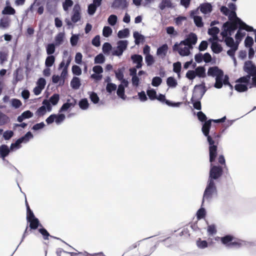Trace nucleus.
<instances>
[{"mask_svg":"<svg viewBox=\"0 0 256 256\" xmlns=\"http://www.w3.org/2000/svg\"><path fill=\"white\" fill-rule=\"evenodd\" d=\"M217 156L218 149L212 151V153L209 151L210 169L208 180L204 192V200H206L209 201L212 197L216 196L218 194V190L214 181L218 180L222 177L224 170L222 166L213 164Z\"/></svg>","mask_w":256,"mask_h":256,"instance_id":"obj_1","label":"nucleus"},{"mask_svg":"<svg viewBox=\"0 0 256 256\" xmlns=\"http://www.w3.org/2000/svg\"><path fill=\"white\" fill-rule=\"evenodd\" d=\"M213 119H209L202 123V131L203 134L206 138L207 142L208 144V150L212 153L218 149V142L215 144V141L212 139V136H210V130L212 127V122Z\"/></svg>","mask_w":256,"mask_h":256,"instance_id":"obj_2","label":"nucleus"},{"mask_svg":"<svg viewBox=\"0 0 256 256\" xmlns=\"http://www.w3.org/2000/svg\"><path fill=\"white\" fill-rule=\"evenodd\" d=\"M237 22H230L226 21L222 24V32L220 34L222 37H224L227 36H231L233 34L234 32L237 29Z\"/></svg>","mask_w":256,"mask_h":256,"instance_id":"obj_3","label":"nucleus"},{"mask_svg":"<svg viewBox=\"0 0 256 256\" xmlns=\"http://www.w3.org/2000/svg\"><path fill=\"white\" fill-rule=\"evenodd\" d=\"M234 90L239 92H246L248 90V84H249L250 79L246 76H241L236 81Z\"/></svg>","mask_w":256,"mask_h":256,"instance_id":"obj_4","label":"nucleus"},{"mask_svg":"<svg viewBox=\"0 0 256 256\" xmlns=\"http://www.w3.org/2000/svg\"><path fill=\"white\" fill-rule=\"evenodd\" d=\"M243 70L247 74L243 76L251 80L252 75L256 74V66L252 60H247L244 62Z\"/></svg>","mask_w":256,"mask_h":256,"instance_id":"obj_5","label":"nucleus"},{"mask_svg":"<svg viewBox=\"0 0 256 256\" xmlns=\"http://www.w3.org/2000/svg\"><path fill=\"white\" fill-rule=\"evenodd\" d=\"M206 90L205 82L202 81L200 84L194 86L192 96L196 98L202 99Z\"/></svg>","mask_w":256,"mask_h":256,"instance_id":"obj_6","label":"nucleus"},{"mask_svg":"<svg viewBox=\"0 0 256 256\" xmlns=\"http://www.w3.org/2000/svg\"><path fill=\"white\" fill-rule=\"evenodd\" d=\"M42 226V225H30V228L26 226L24 234V236L28 234L32 230L38 228V231L42 235L44 239L46 240H48V237L50 235L48 232Z\"/></svg>","mask_w":256,"mask_h":256,"instance_id":"obj_7","label":"nucleus"},{"mask_svg":"<svg viewBox=\"0 0 256 256\" xmlns=\"http://www.w3.org/2000/svg\"><path fill=\"white\" fill-rule=\"evenodd\" d=\"M229 79L228 76L227 74L224 75L223 72L215 78L216 82L214 84V87L218 89L221 88L223 85L225 86L226 84H229Z\"/></svg>","mask_w":256,"mask_h":256,"instance_id":"obj_8","label":"nucleus"},{"mask_svg":"<svg viewBox=\"0 0 256 256\" xmlns=\"http://www.w3.org/2000/svg\"><path fill=\"white\" fill-rule=\"evenodd\" d=\"M156 100L172 108H178L182 104V102H174L166 99L165 95L162 94H159L158 96H156Z\"/></svg>","mask_w":256,"mask_h":256,"instance_id":"obj_9","label":"nucleus"},{"mask_svg":"<svg viewBox=\"0 0 256 256\" xmlns=\"http://www.w3.org/2000/svg\"><path fill=\"white\" fill-rule=\"evenodd\" d=\"M129 82L128 80H124L118 85L116 88V94L118 96L123 100H125L126 96L125 94V88L128 86Z\"/></svg>","mask_w":256,"mask_h":256,"instance_id":"obj_10","label":"nucleus"},{"mask_svg":"<svg viewBox=\"0 0 256 256\" xmlns=\"http://www.w3.org/2000/svg\"><path fill=\"white\" fill-rule=\"evenodd\" d=\"M214 197H212L211 200L209 201L206 200H204V195L202 196V204L200 208L198 210L196 213V218L198 220L204 218L206 216V210L204 208V203L206 202L208 203H210L213 200Z\"/></svg>","mask_w":256,"mask_h":256,"instance_id":"obj_11","label":"nucleus"},{"mask_svg":"<svg viewBox=\"0 0 256 256\" xmlns=\"http://www.w3.org/2000/svg\"><path fill=\"white\" fill-rule=\"evenodd\" d=\"M58 0H48L46 4L47 11L51 14H54L56 11Z\"/></svg>","mask_w":256,"mask_h":256,"instance_id":"obj_12","label":"nucleus"},{"mask_svg":"<svg viewBox=\"0 0 256 256\" xmlns=\"http://www.w3.org/2000/svg\"><path fill=\"white\" fill-rule=\"evenodd\" d=\"M223 72V70L219 68L218 66H214L208 68L207 74L209 76L216 78V76L222 74Z\"/></svg>","mask_w":256,"mask_h":256,"instance_id":"obj_13","label":"nucleus"},{"mask_svg":"<svg viewBox=\"0 0 256 256\" xmlns=\"http://www.w3.org/2000/svg\"><path fill=\"white\" fill-rule=\"evenodd\" d=\"M198 8L202 14H206L212 12V6L210 2H204L200 4L198 6Z\"/></svg>","mask_w":256,"mask_h":256,"instance_id":"obj_14","label":"nucleus"},{"mask_svg":"<svg viewBox=\"0 0 256 256\" xmlns=\"http://www.w3.org/2000/svg\"><path fill=\"white\" fill-rule=\"evenodd\" d=\"M11 150L10 148L6 144H2L0 146V158L4 161L6 160V158L8 156Z\"/></svg>","mask_w":256,"mask_h":256,"instance_id":"obj_15","label":"nucleus"},{"mask_svg":"<svg viewBox=\"0 0 256 256\" xmlns=\"http://www.w3.org/2000/svg\"><path fill=\"white\" fill-rule=\"evenodd\" d=\"M128 3L126 0H114L112 4V8H114L125 9L128 8Z\"/></svg>","mask_w":256,"mask_h":256,"instance_id":"obj_16","label":"nucleus"},{"mask_svg":"<svg viewBox=\"0 0 256 256\" xmlns=\"http://www.w3.org/2000/svg\"><path fill=\"white\" fill-rule=\"evenodd\" d=\"M131 60L132 62L136 64V68H141L142 66V56L138 54H134L131 56Z\"/></svg>","mask_w":256,"mask_h":256,"instance_id":"obj_17","label":"nucleus"},{"mask_svg":"<svg viewBox=\"0 0 256 256\" xmlns=\"http://www.w3.org/2000/svg\"><path fill=\"white\" fill-rule=\"evenodd\" d=\"M26 220L29 224H40L39 220L35 216L32 210L26 212Z\"/></svg>","mask_w":256,"mask_h":256,"instance_id":"obj_18","label":"nucleus"},{"mask_svg":"<svg viewBox=\"0 0 256 256\" xmlns=\"http://www.w3.org/2000/svg\"><path fill=\"white\" fill-rule=\"evenodd\" d=\"M163 244L168 248L174 246L176 244L177 242L174 236H170L162 240Z\"/></svg>","mask_w":256,"mask_h":256,"instance_id":"obj_19","label":"nucleus"},{"mask_svg":"<svg viewBox=\"0 0 256 256\" xmlns=\"http://www.w3.org/2000/svg\"><path fill=\"white\" fill-rule=\"evenodd\" d=\"M186 39L189 46L192 47L197 42L198 36L195 33L191 32L186 36Z\"/></svg>","mask_w":256,"mask_h":256,"instance_id":"obj_20","label":"nucleus"},{"mask_svg":"<svg viewBox=\"0 0 256 256\" xmlns=\"http://www.w3.org/2000/svg\"><path fill=\"white\" fill-rule=\"evenodd\" d=\"M133 37L134 39L136 45L138 46L140 43H143L145 42V36L138 31H134L133 32Z\"/></svg>","mask_w":256,"mask_h":256,"instance_id":"obj_21","label":"nucleus"},{"mask_svg":"<svg viewBox=\"0 0 256 256\" xmlns=\"http://www.w3.org/2000/svg\"><path fill=\"white\" fill-rule=\"evenodd\" d=\"M196 77L204 78L206 76V70L204 66H198L194 70Z\"/></svg>","mask_w":256,"mask_h":256,"instance_id":"obj_22","label":"nucleus"},{"mask_svg":"<svg viewBox=\"0 0 256 256\" xmlns=\"http://www.w3.org/2000/svg\"><path fill=\"white\" fill-rule=\"evenodd\" d=\"M210 48L212 52L216 54H218L223 50L222 46L218 42H212Z\"/></svg>","mask_w":256,"mask_h":256,"instance_id":"obj_23","label":"nucleus"},{"mask_svg":"<svg viewBox=\"0 0 256 256\" xmlns=\"http://www.w3.org/2000/svg\"><path fill=\"white\" fill-rule=\"evenodd\" d=\"M81 84L80 79L76 76L72 78L70 82L71 88L75 90L79 89Z\"/></svg>","mask_w":256,"mask_h":256,"instance_id":"obj_24","label":"nucleus"},{"mask_svg":"<svg viewBox=\"0 0 256 256\" xmlns=\"http://www.w3.org/2000/svg\"><path fill=\"white\" fill-rule=\"evenodd\" d=\"M174 7L170 0H162L158 4V8L160 10H164L166 8H172Z\"/></svg>","mask_w":256,"mask_h":256,"instance_id":"obj_25","label":"nucleus"},{"mask_svg":"<svg viewBox=\"0 0 256 256\" xmlns=\"http://www.w3.org/2000/svg\"><path fill=\"white\" fill-rule=\"evenodd\" d=\"M34 138V135L30 131L28 132L23 136L18 138L21 144H26L30 140Z\"/></svg>","mask_w":256,"mask_h":256,"instance_id":"obj_26","label":"nucleus"},{"mask_svg":"<svg viewBox=\"0 0 256 256\" xmlns=\"http://www.w3.org/2000/svg\"><path fill=\"white\" fill-rule=\"evenodd\" d=\"M168 50V46L164 44L158 47L156 50V54L159 56H165Z\"/></svg>","mask_w":256,"mask_h":256,"instance_id":"obj_27","label":"nucleus"},{"mask_svg":"<svg viewBox=\"0 0 256 256\" xmlns=\"http://www.w3.org/2000/svg\"><path fill=\"white\" fill-rule=\"evenodd\" d=\"M237 23L238 25L244 26L243 30L249 32H256V30H254V28L252 26H250L247 24L246 22L242 20L240 18H237Z\"/></svg>","mask_w":256,"mask_h":256,"instance_id":"obj_28","label":"nucleus"},{"mask_svg":"<svg viewBox=\"0 0 256 256\" xmlns=\"http://www.w3.org/2000/svg\"><path fill=\"white\" fill-rule=\"evenodd\" d=\"M60 94L56 93H54L52 96H50L48 99V101L52 106H55L58 104L60 100Z\"/></svg>","mask_w":256,"mask_h":256,"instance_id":"obj_29","label":"nucleus"},{"mask_svg":"<svg viewBox=\"0 0 256 256\" xmlns=\"http://www.w3.org/2000/svg\"><path fill=\"white\" fill-rule=\"evenodd\" d=\"M234 240V238L231 235H226L220 238L222 242L228 247H230V244Z\"/></svg>","mask_w":256,"mask_h":256,"instance_id":"obj_30","label":"nucleus"},{"mask_svg":"<svg viewBox=\"0 0 256 256\" xmlns=\"http://www.w3.org/2000/svg\"><path fill=\"white\" fill-rule=\"evenodd\" d=\"M124 68H120L114 72L116 78L119 81H120V82L124 80H126L124 78Z\"/></svg>","mask_w":256,"mask_h":256,"instance_id":"obj_31","label":"nucleus"},{"mask_svg":"<svg viewBox=\"0 0 256 256\" xmlns=\"http://www.w3.org/2000/svg\"><path fill=\"white\" fill-rule=\"evenodd\" d=\"M242 29L241 28H239L234 36L236 42H238V44L246 34V32H242Z\"/></svg>","mask_w":256,"mask_h":256,"instance_id":"obj_32","label":"nucleus"},{"mask_svg":"<svg viewBox=\"0 0 256 256\" xmlns=\"http://www.w3.org/2000/svg\"><path fill=\"white\" fill-rule=\"evenodd\" d=\"M224 42L226 44L228 47L231 48L234 46L236 44H238L234 42V38L231 36H227L223 37Z\"/></svg>","mask_w":256,"mask_h":256,"instance_id":"obj_33","label":"nucleus"},{"mask_svg":"<svg viewBox=\"0 0 256 256\" xmlns=\"http://www.w3.org/2000/svg\"><path fill=\"white\" fill-rule=\"evenodd\" d=\"M220 30L217 26H212L211 28H209L208 30V35L212 36L213 38L216 37V38L218 39V34L220 32Z\"/></svg>","mask_w":256,"mask_h":256,"instance_id":"obj_34","label":"nucleus"},{"mask_svg":"<svg viewBox=\"0 0 256 256\" xmlns=\"http://www.w3.org/2000/svg\"><path fill=\"white\" fill-rule=\"evenodd\" d=\"M56 57L54 55H48L45 60L46 68H50L54 64Z\"/></svg>","mask_w":256,"mask_h":256,"instance_id":"obj_35","label":"nucleus"},{"mask_svg":"<svg viewBox=\"0 0 256 256\" xmlns=\"http://www.w3.org/2000/svg\"><path fill=\"white\" fill-rule=\"evenodd\" d=\"M130 36V30L128 28H124L122 30H120L117 34V36L119 38H127Z\"/></svg>","mask_w":256,"mask_h":256,"instance_id":"obj_36","label":"nucleus"},{"mask_svg":"<svg viewBox=\"0 0 256 256\" xmlns=\"http://www.w3.org/2000/svg\"><path fill=\"white\" fill-rule=\"evenodd\" d=\"M112 46L108 42H106L102 45V50L104 54L108 55L110 52H112Z\"/></svg>","mask_w":256,"mask_h":256,"instance_id":"obj_37","label":"nucleus"},{"mask_svg":"<svg viewBox=\"0 0 256 256\" xmlns=\"http://www.w3.org/2000/svg\"><path fill=\"white\" fill-rule=\"evenodd\" d=\"M201 99L196 98L192 96L191 102L194 109L200 110L202 109V104L200 102Z\"/></svg>","mask_w":256,"mask_h":256,"instance_id":"obj_38","label":"nucleus"},{"mask_svg":"<svg viewBox=\"0 0 256 256\" xmlns=\"http://www.w3.org/2000/svg\"><path fill=\"white\" fill-rule=\"evenodd\" d=\"M10 122V118L0 110V126H4Z\"/></svg>","mask_w":256,"mask_h":256,"instance_id":"obj_39","label":"nucleus"},{"mask_svg":"<svg viewBox=\"0 0 256 256\" xmlns=\"http://www.w3.org/2000/svg\"><path fill=\"white\" fill-rule=\"evenodd\" d=\"M166 84L169 88H174L178 85V82L174 77L169 76L166 79Z\"/></svg>","mask_w":256,"mask_h":256,"instance_id":"obj_40","label":"nucleus"},{"mask_svg":"<svg viewBox=\"0 0 256 256\" xmlns=\"http://www.w3.org/2000/svg\"><path fill=\"white\" fill-rule=\"evenodd\" d=\"M80 108L82 110H86L89 107V103L86 98H83L80 100L78 102Z\"/></svg>","mask_w":256,"mask_h":256,"instance_id":"obj_41","label":"nucleus"},{"mask_svg":"<svg viewBox=\"0 0 256 256\" xmlns=\"http://www.w3.org/2000/svg\"><path fill=\"white\" fill-rule=\"evenodd\" d=\"M105 60L104 56L102 53H100L94 57V63L95 64H102L105 62Z\"/></svg>","mask_w":256,"mask_h":256,"instance_id":"obj_42","label":"nucleus"},{"mask_svg":"<svg viewBox=\"0 0 256 256\" xmlns=\"http://www.w3.org/2000/svg\"><path fill=\"white\" fill-rule=\"evenodd\" d=\"M72 60V57L70 56H68L66 62H65L64 60H62L58 65V70H62L63 68L68 69V68Z\"/></svg>","mask_w":256,"mask_h":256,"instance_id":"obj_43","label":"nucleus"},{"mask_svg":"<svg viewBox=\"0 0 256 256\" xmlns=\"http://www.w3.org/2000/svg\"><path fill=\"white\" fill-rule=\"evenodd\" d=\"M88 94L91 102L94 104H98L100 101V98L98 94L94 92H89Z\"/></svg>","mask_w":256,"mask_h":256,"instance_id":"obj_44","label":"nucleus"},{"mask_svg":"<svg viewBox=\"0 0 256 256\" xmlns=\"http://www.w3.org/2000/svg\"><path fill=\"white\" fill-rule=\"evenodd\" d=\"M46 48L48 55H52L56 51V44L53 43L48 44L46 45Z\"/></svg>","mask_w":256,"mask_h":256,"instance_id":"obj_45","label":"nucleus"},{"mask_svg":"<svg viewBox=\"0 0 256 256\" xmlns=\"http://www.w3.org/2000/svg\"><path fill=\"white\" fill-rule=\"evenodd\" d=\"M64 34L63 32H59L55 37L56 45L60 46L64 42Z\"/></svg>","mask_w":256,"mask_h":256,"instance_id":"obj_46","label":"nucleus"},{"mask_svg":"<svg viewBox=\"0 0 256 256\" xmlns=\"http://www.w3.org/2000/svg\"><path fill=\"white\" fill-rule=\"evenodd\" d=\"M66 118V116L64 114L58 113V114H56V117L55 119L54 122L57 125H59L61 124L65 120Z\"/></svg>","mask_w":256,"mask_h":256,"instance_id":"obj_47","label":"nucleus"},{"mask_svg":"<svg viewBox=\"0 0 256 256\" xmlns=\"http://www.w3.org/2000/svg\"><path fill=\"white\" fill-rule=\"evenodd\" d=\"M117 46L120 47L119 48H120L122 50H123L124 52L128 48V40H120L117 42Z\"/></svg>","mask_w":256,"mask_h":256,"instance_id":"obj_48","label":"nucleus"},{"mask_svg":"<svg viewBox=\"0 0 256 256\" xmlns=\"http://www.w3.org/2000/svg\"><path fill=\"white\" fill-rule=\"evenodd\" d=\"M220 12L226 16L228 17V20H231V12L226 6H222L220 8Z\"/></svg>","mask_w":256,"mask_h":256,"instance_id":"obj_49","label":"nucleus"},{"mask_svg":"<svg viewBox=\"0 0 256 256\" xmlns=\"http://www.w3.org/2000/svg\"><path fill=\"white\" fill-rule=\"evenodd\" d=\"M118 22V16L114 14H110L108 18V22L111 26H114Z\"/></svg>","mask_w":256,"mask_h":256,"instance_id":"obj_50","label":"nucleus"},{"mask_svg":"<svg viewBox=\"0 0 256 256\" xmlns=\"http://www.w3.org/2000/svg\"><path fill=\"white\" fill-rule=\"evenodd\" d=\"M117 86L114 83L107 84L106 88V90L107 92L109 94H111L113 92L116 90Z\"/></svg>","mask_w":256,"mask_h":256,"instance_id":"obj_51","label":"nucleus"},{"mask_svg":"<svg viewBox=\"0 0 256 256\" xmlns=\"http://www.w3.org/2000/svg\"><path fill=\"white\" fill-rule=\"evenodd\" d=\"M80 39L79 34H72V36L70 38V43L72 46H75L78 44V41Z\"/></svg>","mask_w":256,"mask_h":256,"instance_id":"obj_52","label":"nucleus"},{"mask_svg":"<svg viewBox=\"0 0 256 256\" xmlns=\"http://www.w3.org/2000/svg\"><path fill=\"white\" fill-rule=\"evenodd\" d=\"M244 44L245 47L246 48H252L254 44V39L252 37L248 36L244 40Z\"/></svg>","mask_w":256,"mask_h":256,"instance_id":"obj_53","label":"nucleus"},{"mask_svg":"<svg viewBox=\"0 0 256 256\" xmlns=\"http://www.w3.org/2000/svg\"><path fill=\"white\" fill-rule=\"evenodd\" d=\"M2 134L4 139L6 140H10L14 136V132L12 130H6Z\"/></svg>","mask_w":256,"mask_h":256,"instance_id":"obj_54","label":"nucleus"},{"mask_svg":"<svg viewBox=\"0 0 256 256\" xmlns=\"http://www.w3.org/2000/svg\"><path fill=\"white\" fill-rule=\"evenodd\" d=\"M162 78L158 76H154L152 80V85L154 87H158L162 83Z\"/></svg>","mask_w":256,"mask_h":256,"instance_id":"obj_55","label":"nucleus"},{"mask_svg":"<svg viewBox=\"0 0 256 256\" xmlns=\"http://www.w3.org/2000/svg\"><path fill=\"white\" fill-rule=\"evenodd\" d=\"M72 72L74 75L79 76L82 74V70L80 66L74 64L72 66Z\"/></svg>","mask_w":256,"mask_h":256,"instance_id":"obj_56","label":"nucleus"},{"mask_svg":"<svg viewBox=\"0 0 256 256\" xmlns=\"http://www.w3.org/2000/svg\"><path fill=\"white\" fill-rule=\"evenodd\" d=\"M15 13V10L11 6H6L2 11L3 14L13 15Z\"/></svg>","mask_w":256,"mask_h":256,"instance_id":"obj_57","label":"nucleus"},{"mask_svg":"<svg viewBox=\"0 0 256 256\" xmlns=\"http://www.w3.org/2000/svg\"><path fill=\"white\" fill-rule=\"evenodd\" d=\"M196 244L197 246L201 249H204L208 247V244L206 240H202L200 238H198L196 242Z\"/></svg>","mask_w":256,"mask_h":256,"instance_id":"obj_58","label":"nucleus"},{"mask_svg":"<svg viewBox=\"0 0 256 256\" xmlns=\"http://www.w3.org/2000/svg\"><path fill=\"white\" fill-rule=\"evenodd\" d=\"M112 28L109 26H104L102 30V35L106 38H108L112 34Z\"/></svg>","mask_w":256,"mask_h":256,"instance_id":"obj_59","label":"nucleus"},{"mask_svg":"<svg viewBox=\"0 0 256 256\" xmlns=\"http://www.w3.org/2000/svg\"><path fill=\"white\" fill-rule=\"evenodd\" d=\"M193 20L195 25L198 28H202L204 26V23L202 21V16H195Z\"/></svg>","mask_w":256,"mask_h":256,"instance_id":"obj_60","label":"nucleus"},{"mask_svg":"<svg viewBox=\"0 0 256 256\" xmlns=\"http://www.w3.org/2000/svg\"><path fill=\"white\" fill-rule=\"evenodd\" d=\"M42 106L48 112H50L52 109V106L48 101L47 98H44L42 102Z\"/></svg>","mask_w":256,"mask_h":256,"instance_id":"obj_61","label":"nucleus"},{"mask_svg":"<svg viewBox=\"0 0 256 256\" xmlns=\"http://www.w3.org/2000/svg\"><path fill=\"white\" fill-rule=\"evenodd\" d=\"M22 144L17 139L14 142L12 143L10 146V150L11 152H14L18 149H20L22 147Z\"/></svg>","mask_w":256,"mask_h":256,"instance_id":"obj_62","label":"nucleus"},{"mask_svg":"<svg viewBox=\"0 0 256 256\" xmlns=\"http://www.w3.org/2000/svg\"><path fill=\"white\" fill-rule=\"evenodd\" d=\"M119 48L120 47L118 46L113 48L112 50V55L117 56H120L122 55L124 51L123 50H122Z\"/></svg>","mask_w":256,"mask_h":256,"instance_id":"obj_63","label":"nucleus"},{"mask_svg":"<svg viewBox=\"0 0 256 256\" xmlns=\"http://www.w3.org/2000/svg\"><path fill=\"white\" fill-rule=\"evenodd\" d=\"M74 2L72 0H64L62 2V8L64 11H68L72 6Z\"/></svg>","mask_w":256,"mask_h":256,"instance_id":"obj_64","label":"nucleus"}]
</instances>
